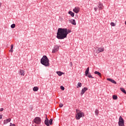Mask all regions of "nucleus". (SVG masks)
Wrapping results in <instances>:
<instances>
[{
	"label": "nucleus",
	"instance_id": "nucleus-2",
	"mask_svg": "<svg viewBox=\"0 0 126 126\" xmlns=\"http://www.w3.org/2000/svg\"><path fill=\"white\" fill-rule=\"evenodd\" d=\"M40 63L44 66H50V61L47 56H43L42 59L40 60Z\"/></svg>",
	"mask_w": 126,
	"mask_h": 126
},
{
	"label": "nucleus",
	"instance_id": "nucleus-24",
	"mask_svg": "<svg viewBox=\"0 0 126 126\" xmlns=\"http://www.w3.org/2000/svg\"><path fill=\"white\" fill-rule=\"evenodd\" d=\"M94 74H97L99 76H101V73L99 72L98 71H95Z\"/></svg>",
	"mask_w": 126,
	"mask_h": 126
},
{
	"label": "nucleus",
	"instance_id": "nucleus-26",
	"mask_svg": "<svg viewBox=\"0 0 126 126\" xmlns=\"http://www.w3.org/2000/svg\"><path fill=\"white\" fill-rule=\"evenodd\" d=\"M49 124L50 125H52L53 124V119H50Z\"/></svg>",
	"mask_w": 126,
	"mask_h": 126
},
{
	"label": "nucleus",
	"instance_id": "nucleus-33",
	"mask_svg": "<svg viewBox=\"0 0 126 126\" xmlns=\"http://www.w3.org/2000/svg\"><path fill=\"white\" fill-rule=\"evenodd\" d=\"M98 9V8H96V7H94V10L95 11H97V9Z\"/></svg>",
	"mask_w": 126,
	"mask_h": 126
},
{
	"label": "nucleus",
	"instance_id": "nucleus-21",
	"mask_svg": "<svg viewBox=\"0 0 126 126\" xmlns=\"http://www.w3.org/2000/svg\"><path fill=\"white\" fill-rule=\"evenodd\" d=\"M120 90L123 92V93H124V94H126V90H125V89H124V88H120Z\"/></svg>",
	"mask_w": 126,
	"mask_h": 126
},
{
	"label": "nucleus",
	"instance_id": "nucleus-4",
	"mask_svg": "<svg viewBox=\"0 0 126 126\" xmlns=\"http://www.w3.org/2000/svg\"><path fill=\"white\" fill-rule=\"evenodd\" d=\"M32 122L33 123H34V124H36V125H40L41 122H42V120H41L40 117H35Z\"/></svg>",
	"mask_w": 126,
	"mask_h": 126
},
{
	"label": "nucleus",
	"instance_id": "nucleus-12",
	"mask_svg": "<svg viewBox=\"0 0 126 126\" xmlns=\"http://www.w3.org/2000/svg\"><path fill=\"white\" fill-rule=\"evenodd\" d=\"M107 80L110 81V82H112V83H114V84H117V82L111 78H107Z\"/></svg>",
	"mask_w": 126,
	"mask_h": 126
},
{
	"label": "nucleus",
	"instance_id": "nucleus-25",
	"mask_svg": "<svg viewBox=\"0 0 126 126\" xmlns=\"http://www.w3.org/2000/svg\"><path fill=\"white\" fill-rule=\"evenodd\" d=\"M81 86H82V84H81V83H78L77 88H78L79 87H81Z\"/></svg>",
	"mask_w": 126,
	"mask_h": 126
},
{
	"label": "nucleus",
	"instance_id": "nucleus-13",
	"mask_svg": "<svg viewBox=\"0 0 126 126\" xmlns=\"http://www.w3.org/2000/svg\"><path fill=\"white\" fill-rule=\"evenodd\" d=\"M10 121H11V119L10 118L7 119L3 121V124L6 125V124H8V123L10 122Z\"/></svg>",
	"mask_w": 126,
	"mask_h": 126
},
{
	"label": "nucleus",
	"instance_id": "nucleus-10",
	"mask_svg": "<svg viewBox=\"0 0 126 126\" xmlns=\"http://www.w3.org/2000/svg\"><path fill=\"white\" fill-rule=\"evenodd\" d=\"M45 116H46V119H45V120L44 121V124L47 126H50V125L49 124V119H48V117H47V115H46Z\"/></svg>",
	"mask_w": 126,
	"mask_h": 126
},
{
	"label": "nucleus",
	"instance_id": "nucleus-22",
	"mask_svg": "<svg viewBox=\"0 0 126 126\" xmlns=\"http://www.w3.org/2000/svg\"><path fill=\"white\" fill-rule=\"evenodd\" d=\"M94 113H95V116H98V115H99V110L98 109H96L95 110Z\"/></svg>",
	"mask_w": 126,
	"mask_h": 126
},
{
	"label": "nucleus",
	"instance_id": "nucleus-15",
	"mask_svg": "<svg viewBox=\"0 0 126 126\" xmlns=\"http://www.w3.org/2000/svg\"><path fill=\"white\" fill-rule=\"evenodd\" d=\"M118 123H125V120H124L122 116H120Z\"/></svg>",
	"mask_w": 126,
	"mask_h": 126
},
{
	"label": "nucleus",
	"instance_id": "nucleus-8",
	"mask_svg": "<svg viewBox=\"0 0 126 126\" xmlns=\"http://www.w3.org/2000/svg\"><path fill=\"white\" fill-rule=\"evenodd\" d=\"M87 90H88V88L86 87H84V88H83L81 92V94H80L81 96H82L83 94H84V93H85V92L87 91Z\"/></svg>",
	"mask_w": 126,
	"mask_h": 126
},
{
	"label": "nucleus",
	"instance_id": "nucleus-19",
	"mask_svg": "<svg viewBox=\"0 0 126 126\" xmlns=\"http://www.w3.org/2000/svg\"><path fill=\"white\" fill-rule=\"evenodd\" d=\"M57 73L59 75V76H62V75H63V73L61 71H57Z\"/></svg>",
	"mask_w": 126,
	"mask_h": 126
},
{
	"label": "nucleus",
	"instance_id": "nucleus-27",
	"mask_svg": "<svg viewBox=\"0 0 126 126\" xmlns=\"http://www.w3.org/2000/svg\"><path fill=\"white\" fill-rule=\"evenodd\" d=\"M11 28H12V29L15 28V24H12L11 25Z\"/></svg>",
	"mask_w": 126,
	"mask_h": 126
},
{
	"label": "nucleus",
	"instance_id": "nucleus-30",
	"mask_svg": "<svg viewBox=\"0 0 126 126\" xmlns=\"http://www.w3.org/2000/svg\"><path fill=\"white\" fill-rule=\"evenodd\" d=\"M61 89L62 90H64V87H63V86H61Z\"/></svg>",
	"mask_w": 126,
	"mask_h": 126
},
{
	"label": "nucleus",
	"instance_id": "nucleus-17",
	"mask_svg": "<svg viewBox=\"0 0 126 126\" xmlns=\"http://www.w3.org/2000/svg\"><path fill=\"white\" fill-rule=\"evenodd\" d=\"M68 14H70L72 17H74V13H73L72 11H69L68 12Z\"/></svg>",
	"mask_w": 126,
	"mask_h": 126
},
{
	"label": "nucleus",
	"instance_id": "nucleus-7",
	"mask_svg": "<svg viewBox=\"0 0 126 126\" xmlns=\"http://www.w3.org/2000/svg\"><path fill=\"white\" fill-rule=\"evenodd\" d=\"M96 53L97 54H99V53H101V52H104V48L103 47H97L96 48Z\"/></svg>",
	"mask_w": 126,
	"mask_h": 126
},
{
	"label": "nucleus",
	"instance_id": "nucleus-32",
	"mask_svg": "<svg viewBox=\"0 0 126 126\" xmlns=\"http://www.w3.org/2000/svg\"><path fill=\"white\" fill-rule=\"evenodd\" d=\"M9 52H11V53H13V49H12L11 48L10 49V50H9Z\"/></svg>",
	"mask_w": 126,
	"mask_h": 126
},
{
	"label": "nucleus",
	"instance_id": "nucleus-20",
	"mask_svg": "<svg viewBox=\"0 0 126 126\" xmlns=\"http://www.w3.org/2000/svg\"><path fill=\"white\" fill-rule=\"evenodd\" d=\"M119 126H125V122H118Z\"/></svg>",
	"mask_w": 126,
	"mask_h": 126
},
{
	"label": "nucleus",
	"instance_id": "nucleus-14",
	"mask_svg": "<svg viewBox=\"0 0 126 126\" xmlns=\"http://www.w3.org/2000/svg\"><path fill=\"white\" fill-rule=\"evenodd\" d=\"M25 71L24 70H20V72H19V74L20 75H22L23 76H24L25 73Z\"/></svg>",
	"mask_w": 126,
	"mask_h": 126
},
{
	"label": "nucleus",
	"instance_id": "nucleus-37",
	"mask_svg": "<svg viewBox=\"0 0 126 126\" xmlns=\"http://www.w3.org/2000/svg\"><path fill=\"white\" fill-rule=\"evenodd\" d=\"M1 6V3H0V7Z\"/></svg>",
	"mask_w": 126,
	"mask_h": 126
},
{
	"label": "nucleus",
	"instance_id": "nucleus-5",
	"mask_svg": "<svg viewBox=\"0 0 126 126\" xmlns=\"http://www.w3.org/2000/svg\"><path fill=\"white\" fill-rule=\"evenodd\" d=\"M85 75L89 78H94V77H93L92 75H91V73H89V67L87 68L85 71Z\"/></svg>",
	"mask_w": 126,
	"mask_h": 126
},
{
	"label": "nucleus",
	"instance_id": "nucleus-31",
	"mask_svg": "<svg viewBox=\"0 0 126 126\" xmlns=\"http://www.w3.org/2000/svg\"><path fill=\"white\" fill-rule=\"evenodd\" d=\"M15 126V124H13L12 123H10V126Z\"/></svg>",
	"mask_w": 126,
	"mask_h": 126
},
{
	"label": "nucleus",
	"instance_id": "nucleus-11",
	"mask_svg": "<svg viewBox=\"0 0 126 126\" xmlns=\"http://www.w3.org/2000/svg\"><path fill=\"white\" fill-rule=\"evenodd\" d=\"M98 8H99V10H102L103 9V4L99 2L98 5Z\"/></svg>",
	"mask_w": 126,
	"mask_h": 126
},
{
	"label": "nucleus",
	"instance_id": "nucleus-1",
	"mask_svg": "<svg viewBox=\"0 0 126 126\" xmlns=\"http://www.w3.org/2000/svg\"><path fill=\"white\" fill-rule=\"evenodd\" d=\"M71 33V31L66 28H59L56 37L59 40H63L67 37L68 34Z\"/></svg>",
	"mask_w": 126,
	"mask_h": 126
},
{
	"label": "nucleus",
	"instance_id": "nucleus-3",
	"mask_svg": "<svg viewBox=\"0 0 126 126\" xmlns=\"http://www.w3.org/2000/svg\"><path fill=\"white\" fill-rule=\"evenodd\" d=\"M76 113H77L76 115V119L77 120H80L81 118H83V117H84V113L79 110L76 109Z\"/></svg>",
	"mask_w": 126,
	"mask_h": 126
},
{
	"label": "nucleus",
	"instance_id": "nucleus-36",
	"mask_svg": "<svg viewBox=\"0 0 126 126\" xmlns=\"http://www.w3.org/2000/svg\"><path fill=\"white\" fill-rule=\"evenodd\" d=\"M0 119H2V115H0Z\"/></svg>",
	"mask_w": 126,
	"mask_h": 126
},
{
	"label": "nucleus",
	"instance_id": "nucleus-35",
	"mask_svg": "<svg viewBox=\"0 0 126 126\" xmlns=\"http://www.w3.org/2000/svg\"><path fill=\"white\" fill-rule=\"evenodd\" d=\"M3 111V108H1L0 109V112H2Z\"/></svg>",
	"mask_w": 126,
	"mask_h": 126
},
{
	"label": "nucleus",
	"instance_id": "nucleus-34",
	"mask_svg": "<svg viewBox=\"0 0 126 126\" xmlns=\"http://www.w3.org/2000/svg\"><path fill=\"white\" fill-rule=\"evenodd\" d=\"M11 49L12 50L13 49V44L11 45Z\"/></svg>",
	"mask_w": 126,
	"mask_h": 126
},
{
	"label": "nucleus",
	"instance_id": "nucleus-6",
	"mask_svg": "<svg viewBox=\"0 0 126 126\" xmlns=\"http://www.w3.org/2000/svg\"><path fill=\"white\" fill-rule=\"evenodd\" d=\"M59 50H60V46L58 45H55L52 50V53L53 54H54V53H57Z\"/></svg>",
	"mask_w": 126,
	"mask_h": 126
},
{
	"label": "nucleus",
	"instance_id": "nucleus-9",
	"mask_svg": "<svg viewBox=\"0 0 126 126\" xmlns=\"http://www.w3.org/2000/svg\"><path fill=\"white\" fill-rule=\"evenodd\" d=\"M80 10V8L78 7H75L73 9V11L75 13H78L79 12V11Z\"/></svg>",
	"mask_w": 126,
	"mask_h": 126
},
{
	"label": "nucleus",
	"instance_id": "nucleus-23",
	"mask_svg": "<svg viewBox=\"0 0 126 126\" xmlns=\"http://www.w3.org/2000/svg\"><path fill=\"white\" fill-rule=\"evenodd\" d=\"M112 98L113 100H117L118 99V96L117 95H113Z\"/></svg>",
	"mask_w": 126,
	"mask_h": 126
},
{
	"label": "nucleus",
	"instance_id": "nucleus-28",
	"mask_svg": "<svg viewBox=\"0 0 126 126\" xmlns=\"http://www.w3.org/2000/svg\"><path fill=\"white\" fill-rule=\"evenodd\" d=\"M110 25H111L112 26H116V24H115V23L114 22H111L110 23Z\"/></svg>",
	"mask_w": 126,
	"mask_h": 126
},
{
	"label": "nucleus",
	"instance_id": "nucleus-38",
	"mask_svg": "<svg viewBox=\"0 0 126 126\" xmlns=\"http://www.w3.org/2000/svg\"><path fill=\"white\" fill-rule=\"evenodd\" d=\"M71 63V66H72V63Z\"/></svg>",
	"mask_w": 126,
	"mask_h": 126
},
{
	"label": "nucleus",
	"instance_id": "nucleus-18",
	"mask_svg": "<svg viewBox=\"0 0 126 126\" xmlns=\"http://www.w3.org/2000/svg\"><path fill=\"white\" fill-rule=\"evenodd\" d=\"M39 90V88H38V87H34L33 88V91H34V92H37V91H38Z\"/></svg>",
	"mask_w": 126,
	"mask_h": 126
},
{
	"label": "nucleus",
	"instance_id": "nucleus-39",
	"mask_svg": "<svg viewBox=\"0 0 126 126\" xmlns=\"http://www.w3.org/2000/svg\"><path fill=\"white\" fill-rule=\"evenodd\" d=\"M125 25H126V21H125Z\"/></svg>",
	"mask_w": 126,
	"mask_h": 126
},
{
	"label": "nucleus",
	"instance_id": "nucleus-16",
	"mask_svg": "<svg viewBox=\"0 0 126 126\" xmlns=\"http://www.w3.org/2000/svg\"><path fill=\"white\" fill-rule=\"evenodd\" d=\"M70 22H71V24H72L73 25H76V22H75V20L71 19L70 20Z\"/></svg>",
	"mask_w": 126,
	"mask_h": 126
},
{
	"label": "nucleus",
	"instance_id": "nucleus-29",
	"mask_svg": "<svg viewBox=\"0 0 126 126\" xmlns=\"http://www.w3.org/2000/svg\"><path fill=\"white\" fill-rule=\"evenodd\" d=\"M59 107L60 108H63V103H60L59 104Z\"/></svg>",
	"mask_w": 126,
	"mask_h": 126
}]
</instances>
